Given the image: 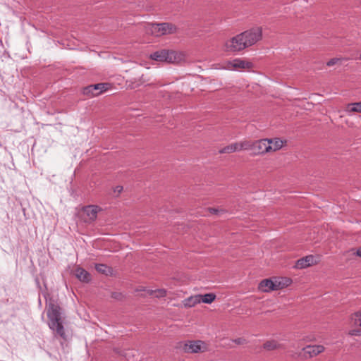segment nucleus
<instances>
[{"mask_svg": "<svg viewBox=\"0 0 361 361\" xmlns=\"http://www.w3.org/2000/svg\"><path fill=\"white\" fill-rule=\"evenodd\" d=\"M281 347V345L279 344L275 340L267 341L263 345V348L267 350H269V351L280 348Z\"/></svg>", "mask_w": 361, "mask_h": 361, "instance_id": "obj_14", "label": "nucleus"}, {"mask_svg": "<svg viewBox=\"0 0 361 361\" xmlns=\"http://www.w3.org/2000/svg\"><path fill=\"white\" fill-rule=\"evenodd\" d=\"M47 315L49 319V327L54 331L55 336H59L66 340L61 307L56 302L50 301L47 305Z\"/></svg>", "mask_w": 361, "mask_h": 361, "instance_id": "obj_2", "label": "nucleus"}, {"mask_svg": "<svg viewBox=\"0 0 361 361\" xmlns=\"http://www.w3.org/2000/svg\"><path fill=\"white\" fill-rule=\"evenodd\" d=\"M233 66L235 68L249 69L252 68V63L241 59H235L233 61Z\"/></svg>", "mask_w": 361, "mask_h": 361, "instance_id": "obj_13", "label": "nucleus"}, {"mask_svg": "<svg viewBox=\"0 0 361 361\" xmlns=\"http://www.w3.org/2000/svg\"><path fill=\"white\" fill-rule=\"evenodd\" d=\"M95 269L101 274H105L106 276L112 274V269L104 264H95Z\"/></svg>", "mask_w": 361, "mask_h": 361, "instance_id": "obj_17", "label": "nucleus"}, {"mask_svg": "<svg viewBox=\"0 0 361 361\" xmlns=\"http://www.w3.org/2000/svg\"><path fill=\"white\" fill-rule=\"evenodd\" d=\"M76 278L82 282L89 283L91 281V276L85 269L78 267L75 271Z\"/></svg>", "mask_w": 361, "mask_h": 361, "instance_id": "obj_10", "label": "nucleus"}, {"mask_svg": "<svg viewBox=\"0 0 361 361\" xmlns=\"http://www.w3.org/2000/svg\"><path fill=\"white\" fill-rule=\"evenodd\" d=\"M353 319L354 320L355 324L361 326V312L355 313L353 317Z\"/></svg>", "mask_w": 361, "mask_h": 361, "instance_id": "obj_24", "label": "nucleus"}, {"mask_svg": "<svg viewBox=\"0 0 361 361\" xmlns=\"http://www.w3.org/2000/svg\"><path fill=\"white\" fill-rule=\"evenodd\" d=\"M324 350V347L321 345H307L302 348V356L307 359L317 356Z\"/></svg>", "mask_w": 361, "mask_h": 361, "instance_id": "obj_7", "label": "nucleus"}, {"mask_svg": "<svg viewBox=\"0 0 361 361\" xmlns=\"http://www.w3.org/2000/svg\"><path fill=\"white\" fill-rule=\"evenodd\" d=\"M109 86V83H97L91 85L83 88L82 93L84 95L88 97H94L106 91Z\"/></svg>", "mask_w": 361, "mask_h": 361, "instance_id": "obj_5", "label": "nucleus"}, {"mask_svg": "<svg viewBox=\"0 0 361 361\" xmlns=\"http://www.w3.org/2000/svg\"><path fill=\"white\" fill-rule=\"evenodd\" d=\"M345 111L348 113H361V102L348 104L346 106Z\"/></svg>", "mask_w": 361, "mask_h": 361, "instance_id": "obj_18", "label": "nucleus"}, {"mask_svg": "<svg viewBox=\"0 0 361 361\" xmlns=\"http://www.w3.org/2000/svg\"><path fill=\"white\" fill-rule=\"evenodd\" d=\"M314 261V257L312 255H308L298 259L296 262L295 267L298 269H304L312 264Z\"/></svg>", "mask_w": 361, "mask_h": 361, "instance_id": "obj_11", "label": "nucleus"}, {"mask_svg": "<svg viewBox=\"0 0 361 361\" xmlns=\"http://www.w3.org/2000/svg\"><path fill=\"white\" fill-rule=\"evenodd\" d=\"M177 54L173 51H169L166 49H162L159 51H157L150 55V58L152 60L159 61V62H167L169 63H172L176 62L177 57Z\"/></svg>", "mask_w": 361, "mask_h": 361, "instance_id": "obj_4", "label": "nucleus"}, {"mask_svg": "<svg viewBox=\"0 0 361 361\" xmlns=\"http://www.w3.org/2000/svg\"><path fill=\"white\" fill-rule=\"evenodd\" d=\"M209 211L210 212V213L216 215H220L224 212L223 209H219L216 208H209Z\"/></svg>", "mask_w": 361, "mask_h": 361, "instance_id": "obj_27", "label": "nucleus"}, {"mask_svg": "<svg viewBox=\"0 0 361 361\" xmlns=\"http://www.w3.org/2000/svg\"><path fill=\"white\" fill-rule=\"evenodd\" d=\"M360 331L353 330L351 333L352 335H357Z\"/></svg>", "mask_w": 361, "mask_h": 361, "instance_id": "obj_31", "label": "nucleus"}, {"mask_svg": "<svg viewBox=\"0 0 361 361\" xmlns=\"http://www.w3.org/2000/svg\"><path fill=\"white\" fill-rule=\"evenodd\" d=\"M355 253L358 257H361V246L357 250Z\"/></svg>", "mask_w": 361, "mask_h": 361, "instance_id": "obj_30", "label": "nucleus"}, {"mask_svg": "<svg viewBox=\"0 0 361 361\" xmlns=\"http://www.w3.org/2000/svg\"><path fill=\"white\" fill-rule=\"evenodd\" d=\"M271 140V151H276L280 149L283 145V141L279 138L270 139Z\"/></svg>", "mask_w": 361, "mask_h": 361, "instance_id": "obj_21", "label": "nucleus"}, {"mask_svg": "<svg viewBox=\"0 0 361 361\" xmlns=\"http://www.w3.org/2000/svg\"><path fill=\"white\" fill-rule=\"evenodd\" d=\"M253 142H254V141L247 140H245L238 142L240 151L250 150L252 152Z\"/></svg>", "mask_w": 361, "mask_h": 361, "instance_id": "obj_20", "label": "nucleus"}, {"mask_svg": "<svg viewBox=\"0 0 361 361\" xmlns=\"http://www.w3.org/2000/svg\"><path fill=\"white\" fill-rule=\"evenodd\" d=\"M339 60H340V59H338V58H334V59H331V60H329V61L327 62L326 65H327L328 66H334V65L336 64Z\"/></svg>", "mask_w": 361, "mask_h": 361, "instance_id": "obj_28", "label": "nucleus"}, {"mask_svg": "<svg viewBox=\"0 0 361 361\" xmlns=\"http://www.w3.org/2000/svg\"><path fill=\"white\" fill-rule=\"evenodd\" d=\"M359 59L361 60V53H360V55L359 56Z\"/></svg>", "mask_w": 361, "mask_h": 361, "instance_id": "obj_32", "label": "nucleus"}, {"mask_svg": "<svg viewBox=\"0 0 361 361\" xmlns=\"http://www.w3.org/2000/svg\"><path fill=\"white\" fill-rule=\"evenodd\" d=\"M176 27L169 23H154L150 25V31L156 36L171 34L175 32Z\"/></svg>", "mask_w": 361, "mask_h": 361, "instance_id": "obj_3", "label": "nucleus"}, {"mask_svg": "<svg viewBox=\"0 0 361 361\" xmlns=\"http://www.w3.org/2000/svg\"><path fill=\"white\" fill-rule=\"evenodd\" d=\"M123 190V187L121 185H117L116 187H115L114 190V193H117V195H118L119 193H121Z\"/></svg>", "mask_w": 361, "mask_h": 361, "instance_id": "obj_29", "label": "nucleus"}, {"mask_svg": "<svg viewBox=\"0 0 361 361\" xmlns=\"http://www.w3.org/2000/svg\"><path fill=\"white\" fill-rule=\"evenodd\" d=\"M99 207L95 205H89L84 208V212L88 216L90 220L94 221L97 218Z\"/></svg>", "mask_w": 361, "mask_h": 361, "instance_id": "obj_12", "label": "nucleus"}, {"mask_svg": "<svg viewBox=\"0 0 361 361\" xmlns=\"http://www.w3.org/2000/svg\"><path fill=\"white\" fill-rule=\"evenodd\" d=\"M150 295H153L157 298H163L166 295V290L164 289H157L149 290Z\"/></svg>", "mask_w": 361, "mask_h": 361, "instance_id": "obj_23", "label": "nucleus"}, {"mask_svg": "<svg viewBox=\"0 0 361 361\" xmlns=\"http://www.w3.org/2000/svg\"><path fill=\"white\" fill-rule=\"evenodd\" d=\"M262 37V30L259 27L252 28L233 37L226 44L228 51H239L252 46Z\"/></svg>", "mask_w": 361, "mask_h": 361, "instance_id": "obj_1", "label": "nucleus"}, {"mask_svg": "<svg viewBox=\"0 0 361 361\" xmlns=\"http://www.w3.org/2000/svg\"><path fill=\"white\" fill-rule=\"evenodd\" d=\"M204 343L202 341H191L185 343L183 350L186 353H197L202 351V345Z\"/></svg>", "mask_w": 361, "mask_h": 361, "instance_id": "obj_8", "label": "nucleus"}, {"mask_svg": "<svg viewBox=\"0 0 361 361\" xmlns=\"http://www.w3.org/2000/svg\"><path fill=\"white\" fill-rule=\"evenodd\" d=\"M198 303H200V295L189 297L187 299H185L184 301V305L185 307H192Z\"/></svg>", "mask_w": 361, "mask_h": 361, "instance_id": "obj_16", "label": "nucleus"}, {"mask_svg": "<svg viewBox=\"0 0 361 361\" xmlns=\"http://www.w3.org/2000/svg\"><path fill=\"white\" fill-rule=\"evenodd\" d=\"M111 298L118 300H121L123 298V295L120 292H113L111 293Z\"/></svg>", "mask_w": 361, "mask_h": 361, "instance_id": "obj_25", "label": "nucleus"}, {"mask_svg": "<svg viewBox=\"0 0 361 361\" xmlns=\"http://www.w3.org/2000/svg\"><path fill=\"white\" fill-rule=\"evenodd\" d=\"M237 345H243L247 343V340L244 338H238L232 340Z\"/></svg>", "mask_w": 361, "mask_h": 361, "instance_id": "obj_26", "label": "nucleus"}, {"mask_svg": "<svg viewBox=\"0 0 361 361\" xmlns=\"http://www.w3.org/2000/svg\"><path fill=\"white\" fill-rule=\"evenodd\" d=\"M200 302H204L207 304L212 303L216 298V295L213 293H207L204 295H200Z\"/></svg>", "mask_w": 361, "mask_h": 361, "instance_id": "obj_22", "label": "nucleus"}, {"mask_svg": "<svg viewBox=\"0 0 361 361\" xmlns=\"http://www.w3.org/2000/svg\"><path fill=\"white\" fill-rule=\"evenodd\" d=\"M290 283V279L287 278L275 279L276 290L282 289Z\"/></svg>", "mask_w": 361, "mask_h": 361, "instance_id": "obj_19", "label": "nucleus"}, {"mask_svg": "<svg viewBox=\"0 0 361 361\" xmlns=\"http://www.w3.org/2000/svg\"><path fill=\"white\" fill-rule=\"evenodd\" d=\"M238 151H240L239 145L238 142H235L222 148L221 149L219 150V152L221 154H229Z\"/></svg>", "mask_w": 361, "mask_h": 361, "instance_id": "obj_15", "label": "nucleus"}, {"mask_svg": "<svg viewBox=\"0 0 361 361\" xmlns=\"http://www.w3.org/2000/svg\"><path fill=\"white\" fill-rule=\"evenodd\" d=\"M271 152V140L261 139L253 142L252 152L255 154Z\"/></svg>", "mask_w": 361, "mask_h": 361, "instance_id": "obj_6", "label": "nucleus"}, {"mask_svg": "<svg viewBox=\"0 0 361 361\" xmlns=\"http://www.w3.org/2000/svg\"><path fill=\"white\" fill-rule=\"evenodd\" d=\"M275 279H264L259 284V289L262 292H269L270 290H276Z\"/></svg>", "mask_w": 361, "mask_h": 361, "instance_id": "obj_9", "label": "nucleus"}]
</instances>
